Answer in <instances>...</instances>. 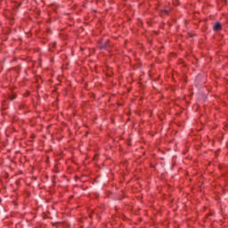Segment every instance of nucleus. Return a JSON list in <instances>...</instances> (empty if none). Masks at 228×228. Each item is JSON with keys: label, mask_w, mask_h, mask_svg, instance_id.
I'll use <instances>...</instances> for the list:
<instances>
[{"label": "nucleus", "mask_w": 228, "mask_h": 228, "mask_svg": "<svg viewBox=\"0 0 228 228\" xmlns=\"http://www.w3.org/2000/svg\"><path fill=\"white\" fill-rule=\"evenodd\" d=\"M98 47L99 49L110 51L113 45H111V41L108 38V37H103L98 40Z\"/></svg>", "instance_id": "1"}, {"label": "nucleus", "mask_w": 228, "mask_h": 228, "mask_svg": "<svg viewBox=\"0 0 228 228\" xmlns=\"http://www.w3.org/2000/svg\"><path fill=\"white\" fill-rule=\"evenodd\" d=\"M214 31H222V23L216 22L214 25Z\"/></svg>", "instance_id": "2"}, {"label": "nucleus", "mask_w": 228, "mask_h": 228, "mask_svg": "<svg viewBox=\"0 0 228 228\" xmlns=\"http://www.w3.org/2000/svg\"><path fill=\"white\" fill-rule=\"evenodd\" d=\"M25 108H26V104H24V103H21L19 106V110H24Z\"/></svg>", "instance_id": "3"}, {"label": "nucleus", "mask_w": 228, "mask_h": 228, "mask_svg": "<svg viewBox=\"0 0 228 228\" xmlns=\"http://www.w3.org/2000/svg\"><path fill=\"white\" fill-rule=\"evenodd\" d=\"M14 99H17V95L12 94V95L10 96V100H11V101H14Z\"/></svg>", "instance_id": "4"}, {"label": "nucleus", "mask_w": 228, "mask_h": 228, "mask_svg": "<svg viewBox=\"0 0 228 228\" xmlns=\"http://www.w3.org/2000/svg\"><path fill=\"white\" fill-rule=\"evenodd\" d=\"M151 168H156V164H150Z\"/></svg>", "instance_id": "5"}, {"label": "nucleus", "mask_w": 228, "mask_h": 228, "mask_svg": "<svg viewBox=\"0 0 228 228\" xmlns=\"http://www.w3.org/2000/svg\"><path fill=\"white\" fill-rule=\"evenodd\" d=\"M164 12H165V13H166L167 15H168V11L166 10V11H164Z\"/></svg>", "instance_id": "6"}, {"label": "nucleus", "mask_w": 228, "mask_h": 228, "mask_svg": "<svg viewBox=\"0 0 228 228\" xmlns=\"http://www.w3.org/2000/svg\"><path fill=\"white\" fill-rule=\"evenodd\" d=\"M196 79L199 81V79H200V76H198Z\"/></svg>", "instance_id": "7"}, {"label": "nucleus", "mask_w": 228, "mask_h": 228, "mask_svg": "<svg viewBox=\"0 0 228 228\" xmlns=\"http://www.w3.org/2000/svg\"><path fill=\"white\" fill-rule=\"evenodd\" d=\"M28 95H29V94H25V97H28Z\"/></svg>", "instance_id": "8"}, {"label": "nucleus", "mask_w": 228, "mask_h": 228, "mask_svg": "<svg viewBox=\"0 0 228 228\" xmlns=\"http://www.w3.org/2000/svg\"><path fill=\"white\" fill-rule=\"evenodd\" d=\"M53 179H56V175H53Z\"/></svg>", "instance_id": "9"}, {"label": "nucleus", "mask_w": 228, "mask_h": 228, "mask_svg": "<svg viewBox=\"0 0 228 228\" xmlns=\"http://www.w3.org/2000/svg\"><path fill=\"white\" fill-rule=\"evenodd\" d=\"M55 172H56V174H58L59 171H58V170H55Z\"/></svg>", "instance_id": "10"}]
</instances>
